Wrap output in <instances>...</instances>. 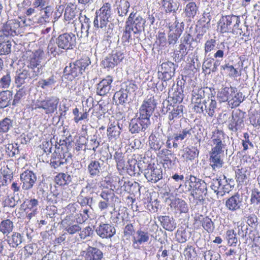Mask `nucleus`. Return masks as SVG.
<instances>
[{"mask_svg": "<svg viewBox=\"0 0 260 260\" xmlns=\"http://www.w3.org/2000/svg\"><path fill=\"white\" fill-rule=\"evenodd\" d=\"M244 100V96L241 92H238L235 94L234 95L232 94L231 99L229 101V105L232 108L237 107L239 106Z\"/></svg>", "mask_w": 260, "mask_h": 260, "instance_id": "c9c22d12", "label": "nucleus"}, {"mask_svg": "<svg viewBox=\"0 0 260 260\" xmlns=\"http://www.w3.org/2000/svg\"><path fill=\"white\" fill-rule=\"evenodd\" d=\"M210 188L217 195H218L220 192L219 189L220 188L224 189V187L222 186L221 179H213L211 182Z\"/></svg>", "mask_w": 260, "mask_h": 260, "instance_id": "3c124183", "label": "nucleus"}, {"mask_svg": "<svg viewBox=\"0 0 260 260\" xmlns=\"http://www.w3.org/2000/svg\"><path fill=\"white\" fill-rule=\"evenodd\" d=\"M197 11L196 4L193 2L188 3L185 8V13L186 16L193 17Z\"/></svg>", "mask_w": 260, "mask_h": 260, "instance_id": "de8ad7c7", "label": "nucleus"}, {"mask_svg": "<svg viewBox=\"0 0 260 260\" xmlns=\"http://www.w3.org/2000/svg\"><path fill=\"white\" fill-rule=\"evenodd\" d=\"M113 78L111 76H107L105 78L101 80L96 87V93L100 96H105L110 91L111 88V83Z\"/></svg>", "mask_w": 260, "mask_h": 260, "instance_id": "f3484780", "label": "nucleus"}, {"mask_svg": "<svg viewBox=\"0 0 260 260\" xmlns=\"http://www.w3.org/2000/svg\"><path fill=\"white\" fill-rule=\"evenodd\" d=\"M81 255L85 260H105L103 252L98 248L90 246L82 251Z\"/></svg>", "mask_w": 260, "mask_h": 260, "instance_id": "4468645a", "label": "nucleus"}, {"mask_svg": "<svg viewBox=\"0 0 260 260\" xmlns=\"http://www.w3.org/2000/svg\"><path fill=\"white\" fill-rule=\"evenodd\" d=\"M223 152L211 150L210 153L209 161L210 165L213 170L222 167L223 162L221 159V155Z\"/></svg>", "mask_w": 260, "mask_h": 260, "instance_id": "aec40b11", "label": "nucleus"}, {"mask_svg": "<svg viewBox=\"0 0 260 260\" xmlns=\"http://www.w3.org/2000/svg\"><path fill=\"white\" fill-rule=\"evenodd\" d=\"M39 202L38 200L35 199H31L26 202L27 208L30 209L32 212H37Z\"/></svg>", "mask_w": 260, "mask_h": 260, "instance_id": "338daca9", "label": "nucleus"}, {"mask_svg": "<svg viewBox=\"0 0 260 260\" xmlns=\"http://www.w3.org/2000/svg\"><path fill=\"white\" fill-rule=\"evenodd\" d=\"M224 51L222 49H218L213 54V56L212 59L214 60L216 59L215 62L213 63V66L218 67L220 64V59H222L224 57Z\"/></svg>", "mask_w": 260, "mask_h": 260, "instance_id": "052dcab7", "label": "nucleus"}, {"mask_svg": "<svg viewBox=\"0 0 260 260\" xmlns=\"http://www.w3.org/2000/svg\"><path fill=\"white\" fill-rule=\"evenodd\" d=\"M55 181L60 186L67 185L71 182L72 178L67 173H60L55 176Z\"/></svg>", "mask_w": 260, "mask_h": 260, "instance_id": "72a5a7b5", "label": "nucleus"}, {"mask_svg": "<svg viewBox=\"0 0 260 260\" xmlns=\"http://www.w3.org/2000/svg\"><path fill=\"white\" fill-rule=\"evenodd\" d=\"M13 121L8 117L0 120V133H7L12 128Z\"/></svg>", "mask_w": 260, "mask_h": 260, "instance_id": "f704fd0d", "label": "nucleus"}, {"mask_svg": "<svg viewBox=\"0 0 260 260\" xmlns=\"http://www.w3.org/2000/svg\"><path fill=\"white\" fill-rule=\"evenodd\" d=\"M137 85L133 82H125L122 83V87L120 89L123 90L127 94L128 93L134 92L137 89Z\"/></svg>", "mask_w": 260, "mask_h": 260, "instance_id": "5fc2aeb1", "label": "nucleus"}, {"mask_svg": "<svg viewBox=\"0 0 260 260\" xmlns=\"http://www.w3.org/2000/svg\"><path fill=\"white\" fill-rule=\"evenodd\" d=\"M216 41L214 39H211L207 40L204 45L205 56L210 57L211 52L215 49Z\"/></svg>", "mask_w": 260, "mask_h": 260, "instance_id": "58836bf2", "label": "nucleus"}, {"mask_svg": "<svg viewBox=\"0 0 260 260\" xmlns=\"http://www.w3.org/2000/svg\"><path fill=\"white\" fill-rule=\"evenodd\" d=\"M144 174L148 181L153 183L157 182L162 178V170L151 166H148L145 170Z\"/></svg>", "mask_w": 260, "mask_h": 260, "instance_id": "2eb2a0df", "label": "nucleus"}, {"mask_svg": "<svg viewBox=\"0 0 260 260\" xmlns=\"http://www.w3.org/2000/svg\"><path fill=\"white\" fill-rule=\"evenodd\" d=\"M169 112L168 119L170 125L173 124L175 120L183 116L184 106L181 104H173L172 103L167 107Z\"/></svg>", "mask_w": 260, "mask_h": 260, "instance_id": "ddd939ff", "label": "nucleus"}, {"mask_svg": "<svg viewBox=\"0 0 260 260\" xmlns=\"http://www.w3.org/2000/svg\"><path fill=\"white\" fill-rule=\"evenodd\" d=\"M225 135L222 131L216 130L213 132L211 137L213 147L211 150L224 151L226 146L225 143Z\"/></svg>", "mask_w": 260, "mask_h": 260, "instance_id": "9b49d317", "label": "nucleus"}, {"mask_svg": "<svg viewBox=\"0 0 260 260\" xmlns=\"http://www.w3.org/2000/svg\"><path fill=\"white\" fill-rule=\"evenodd\" d=\"M199 179H200L192 175H189L185 177V180L186 181V183L191 188V191L194 190V188H195V186H197V182H199Z\"/></svg>", "mask_w": 260, "mask_h": 260, "instance_id": "13d9d810", "label": "nucleus"}, {"mask_svg": "<svg viewBox=\"0 0 260 260\" xmlns=\"http://www.w3.org/2000/svg\"><path fill=\"white\" fill-rule=\"evenodd\" d=\"M43 52L38 50L32 53L27 61V68L15 76V83L19 87L31 79H37V77L43 72V66L41 64L42 56Z\"/></svg>", "mask_w": 260, "mask_h": 260, "instance_id": "f257e3e1", "label": "nucleus"}, {"mask_svg": "<svg viewBox=\"0 0 260 260\" xmlns=\"http://www.w3.org/2000/svg\"><path fill=\"white\" fill-rule=\"evenodd\" d=\"M11 83V78L10 73H6L0 79V87L2 88H8Z\"/></svg>", "mask_w": 260, "mask_h": 260, "instance_id": "603ef678", "label": "nucleus"}, {"mask_svg": "<svg viewBox=\"0 0 260 260\" xmlns=\"http://www.w3.org/2000/svg\"><path fill=\"white\" fill-rule=\"evenodd\" d=\"M192 129L191 128H185L180 130L179 132L174 134L172 140L177 142H181L185 138L191 136Z\"/></svg>", "mask_w": 260, "mask_h": 260, "instance_id": "cd10ccee", "label": "nucleus"}, {"mask_svg": "<svg viewBox=\"0 0 260 260\" xmlns=\"http://www.w3.org/2000/svg\"><path fill=\"white\" fill-rule=\"evenodd\" d=\"M243 202L242 194L236 192L226 200L225 206L229 210L234 212L243 207Z\"/></svg>", "mask_w": 260, "mask_h": 260, "instance_id": "1a4fd4ad", "label": "nucleus"}, {"mask_svg": "<svg viewBox=\"0 0 260 260\" xmlns=\"http://www.w3.org/2000/svg\"><path fill=\"white\" fill-rule=\"evenodd\" d=\"M146 21L136 13H131L126 21V24L134 28V33L140 34L144 29Z\"/></svg>", "mask_w": 260, "mask_h": 260, "instance_id": "6e6552de", "label": "nucleus"}, {"mask_svg": "<svg viewBox=\"0 0 260 260\" xmlns=\"http://www.w3.org/2000/svg\"><path fill=\"white\" fill-rule=\"evenodd\" d=\"M132 31H134V28L131 27V26H128V24H126L125 26V30L121 38L122 42L127 43L129 42V39L131 37Z\"/></svg>", "mask_w": 260, "mask_h": 260, "instance_id": "bf43d9fd", "label": "nucleus"}, {"mask_svg": "<svg viewBox=\"0 0 260 260\" xmlns=\"http://www.w3.org/2000/svg\"><path fill=\"white\" fill-rule=\"evenodd\" d=\"M155 108L154 101L152 98L145 100L139 109V117L133 118L129 124V131L132 134L144 132L150 124V117Z\"/></svg>", "mask_w": 260, "mask_h": 260, "instance_id": "f03ea898", "label": "nucleus"}, {"mask_svg": "<svg viewBox=\"0 0 260 260\" xmlns=\"http://www.w3.org/2000/svg\"><path fill=\"white\" fill-rule=\"evenodd\" d=\"M59 99L57 96H51L44 100H37L34 104V110L42 109L46 114H51L56 111Z\"/></svg>", "mask_w": 260, "mask_h": 260, "instance_id": "39448f33", "label": "nucleus"}, {"mask_svg": "<svg viewBox=\"0 0 260 260\" xmlns=\"http://www.w3.org/2000/svg\"><path fill=\"white\" fill-rule=\"evenodd\" d=\"M12 44L9 37L0 36V55L8 54L11 52Z\"/></svg>", "mask_w": 260, "mask_h": 260, "instance_id": "5701e85b", "label": "nucleus"}, {"mask_svg": "<svg viewBox=\"0 0 260 260\" xmlns=\"http://www.w3.org/2000/svg\"><path fill=\"white\" fill-rule=\"evenodd\" d=\"M135 232L134 226L132 223H128L123 229V235L126 237H129Z\"/></svg>", "mask_w": 260, "mask_h": 260, "instance_id": "774afa93", "label": "nucleus"}, {"mask_svg": "<svg viewBox=\"0 0 260 260\" xmlns=\"http://www.w3.org/2000/svg\"><path fill=\"white\" fill-rule=\"evenodd\" d=\"M26 95V90L24 88L20 89L14 95L12 105L15 106L19 104L21 100L25 98Z\"/></svg>", "mask_w": 260, "mask_h": 260, "instance_id": "8fccbe9b", "label": "nucleus"}, {"mask_svg": "<svg viewBox=\"0 0 260 260\" xmlns=\"http://www.w3.org/2000/svg\"><path fill=\"white\" fill-rule=\"evenodd\" d=\"M20 22L17 19L8 20L3 27L4 36H14L17 35V30L20 27Z\"/></svg>", "mask_w": 260, "mask_h": 260, "instance_id": "dca6fc26", "label": "nucleus"}, {"mask_svg": "<svg viewBox=\"0 0 260 260\" xmlns=\"http://www.w3.org/2000/svg\"><path fill=\"white\" fill-rule=\"evenodd\" d=\"M14 223L9 219H5L0 223V232L4 235L8 236L13 231Z\"/></svg>", "mask_w": 260, "mask_h": 260, "instance_id": "7c9ffc66", "label": "nucleus"}, {"mask_svg": "<svg viewBox=\"0 0 260 260\" xmlns=\"http://www.w3.org/2000/svg\"><path fill=\"white\" fill-rule=\"evenodd\" d=\"M110 18L96 15L93 21L94 26L101 28L109 37L113 34L114 24L110 22Z\"/></svg>", "mask_w": 260, "mask_h": 260, "instance_id": "0eeeda50", "label": "nucleus"}, {"mask_svg": "<svg viewBox=\"0 0 260 260\" xmlns=\"http://www.w3.org/2000/svg\"><path fill=\"white\" fill-rule=\"evenodd\" d=\"M198 150L195 147L191 148H186L183 156L186 160H191L198 157L199 154Z\"/></svg>", "mask_w": 260, "mask_h": 260, "instance_id": "79ce46f5", "label": "nucleus"}, {"mask_svg": "<svg viewBox=\"0 0 260 260\" xmlns=\"http://www.w3.org/2000/svg\"><path fill=\"white\" fill-rule=\"evenodd\" d=\"M161 72L174 73L175 71V64L171 61L163 62L161 66Z\"/></svg>", "mask_w": 260, "mask_h": 260, "instance_id": "4d7b16f0", "label": "nucleus"}, {"mask_svg": "<svg viewBox=\"0 0 260 260\" xmlns=\"http://www.w3.org/2000/svg\"><path fill=\"white\" fill-rule=\"evenodd\" d=\"M226 238L228 241V244L231 246L233 244H236L238 242L236 234L235 233V231L233 230H230L226 231Z\"/></svg>", "mask_w": 260, "mask_h": 260, "instance_id": "864d4df0", "label": "nucleus"}, {"mask_svg": "<svg viewBox=\"0 0 260 260\" xmlns=\"http://www.w3.org/2000/svg\"><path fill=\"white\" fill-rule=\"evenodd\" d=\"M251 204L258 205L260 204V191L257 189L252 190L250 197Z\"/></svg>", "mask_w": 260, "mask_h": 260, "instance_id": "680f3d73", "label": "nucleus"}, {"mask_svg": "<svg viewBox=\"0 0 260 260\" xmlns=\"http://www.w3.org/2000/svg\"><path fill=\"white\" fill-rule=\"evenodd\" d=\"M98 235L102 238H110L116 233V230L112 225L108 223H101L95 230Z\"/></svg>", "mask_w": 260, "mask_h": 260, "instance_id": "6ab92c4d", "label": "nucleus"}, {"mask_svg": "<svg viewBox=\"0 0 260 260\" xmlns=\"http://www.w3.org/2000/svg\"><path fill=\"white\" fill-rule=\"evenodd\" d=\"M241 22L240 17L235 15L222 16L218 22L220 32L222 34L231 32L236 33L243 36H247L245 34H242V29L239 28Z\"/></svg>", "mask_w": 260, "mask_h": 260, "instance_id": "7ed1b4c3", "label": "nucleus"}, {"mask_svg": "<svg viewBox=\"0 0 260 260\" xmlns=\"http://www.w3.org/2000/svg\"><path fill=\"white\" fill-rule=\"evenodd\" d=\"M162 5L167 13L176 12L179 8V3L175 0H162Z\"/></svg>", "mask_w": 260, "mask_h": 260, "instance_id": "c756f323", "label": "nucleus"}, {"mask_svg": "<svg viewBox=\"0 0 260 260\" xmlns=\"http://www.w3.org/2000/svg\"><path fill=\"white\" fill-rule=\"evenodd\" d=\"M235 88L231 86L230 87H225L222 88L217 94L219 101L221 102H229L232 94H235Z\"/></svg>", "mask_w": 260, "mask_h": 260, "instance_id": "393cba45", "label": "nucleus"}, {"mask_svg": "<svg viewBox=\"0 0 260 260\" xmlns=\"http://www.w3.org/2000/svg\"><path fill=\"white\" fill-rule=\"evenodd\" d=\"M21 188L23 190H28L31 189L36 183L37 177L33 172L26 170L21 173L20 176Z\"/></svg>", "mask_w": 260, "mask_h": 260, "instance_id": "9d476101", "label": "nucleus"}, {"mask_svg": "<svg viewBox=\"0 0 260 260\" xmlns=\"http://www.w3.org/2000/svg\"><path fill=\"white\" fill-rule=\"evenodd\" d=\"M120 128L118 125L111 123L107 128L108 137L110 139H117L121 133Z\"/></svg>", "mask_w": 260, "mask_h": 260, "instance_id": "473e14b6", "label": "nucleus"}, {"mask_svg": "<svg viewBox=\"0 0 260 260\" xmlns=\"http://www.w3.org/2000/svg\"><path fill=\"white\" fill-rule=\"evenodd\" d=\"M84 194V191L82 189L77 198L78 203L81 207L88 206L90 209H92V197L85 196Z\"/></svg>", "mask_w": 260, "mask_h": 260, "instance_id": "c85d7f7f", "label": "nucleus"}, {"mask_svg": "<svg viewBox=\"0 0 260 260\" xmlns=\"http://www.w3.org/2000/svg\"><path fill=\"white\" fill-rule=\"evenodd\" d=\"M102 64L105 68H113L117 65L116 62L114 61V58H112L111 54L105 57L102 61Z\"/></svg>", "mask_w": 260, "mask_h": 260, "instance_id": "e2e57ef3", "label": "nucleus"}, {"mask_svg": "<svg viewBox=\"0 0 260 260\" xmlns=\"http://www.w3.org/2000/svg\"><path fill=\"white\" fill-rule=\"evenodd\" d=\"M78 13V11L77 10L76 6L72 3H70L65 9L64 14V19L69 21L73 20Z\"/></svg>", "mask_w": 260, "mask_h": 260, "instance_id": "bb28decb", "label": "nucleus"}, {"mask_svg": "<svg viewBox=\"0 0 260 260\" xmlns=\"http://www.w3.org/2000/svg\"><path fill=\"white\" fill-rule=\"evenodd\" d=\"M100 196L103 199V201L106 202L110 205L115 198L114 191L111 189L102 191Z\"/></svg>", "mask_w": 260, "mask_h": 260, "instance_id": "37998d69", "label": "nucleus"}, {"mask_svg": "<svg viewBox=\"0 0 260 260\" xmlns=\"http://www.w3.org/2000/svg\"><path fill=\"white\" fill-rule=\"evenodd\" d=\"M175 204L181 213H186L188 211V206L186 202L180 199L175 200Z\"/></svg>", "mask_w": 260, "mask_h": 260, "instance_id": "0e129e2a", "label": "nucleus"}, {"mask_svg": "<svg viewBox=\"0 0 260 260\" xmlns=\"http://www.w3.org/2000/svg\"><path fill=\"white\" fill-rule=\"evenodd\" d=\"M244 113L241 111L233 112L232 119L228 125L229 128L233 132H237L244 126Z\"/></svg>", "mask_w": 260, "mask_h": 260, "instance_id": "f8f14e48", "label": "nucleus"}, {"mask_svg": "<svg viewBox=\"0 0 260 260\" xmlns=\"http://www.w3.org/2000/svg\"><path fill=\"white\" fill-rule=\"evenodd\" d=\"M187 50V45L182 43H180L178 48V49L175 51V55H177L178 56L180 55V58L181 59L187 55L188 53Z\"/></svg>", "mask_w": 260, "mask_h": 260, "instance_id": "69168bd1", "label": "nucleus"}, {"mask_svg": "<svg viewBox=\"0 0 260 260\" xmlns=\"http://www.w3.org/2000/svg\"><path fill=\"white\" fill-rule=\"evenodd\" d=\"M207 194V184L204 180L200 179L199 182H197V186L194 188V190L191 191V196L194 199L202 201L204 200V198L206 196Z\"/></svg>", "mask_w": 260, "mask_h": 260, "instance_id": "a211bd4d", "label": "nucleus"}, {"mask_svg": "<svg viewBox=\"0 0 260 260\" xmlns=\"http://www.w3.org/2000/svg\"><path fill=\"white\" fill-rule=\"evenodd\" d=\"M111 55L113 59L114 58V61L116 62L117 64L122 61L124 57L123 53L118 48L113 51Z\"/></svg>", "mask_w": 260, "mask_h": 260, "instance_id": "6e6d98bb", "label": "nucleus"}, {"mask_svg": "<svg viewBox=\"0 0 260 260\" xmlns=\"http://www.w3.org/2000/svg\"><path fill=\"white\" fill-rule=\"evenodd\" d=\"M6 152L10 157H14L19 152L17 144H8L6 146Z\"/></svg>", "mask_w": 260, "mask_h": 260, "instance_id": "09e8293b", "label": "nucleus"}, {"mask_svg": "<svg viewBox=\"0 0 260 260\" xmlns=\"http://www.w3.org/2000/svg\"><path fill=\"white\" fill-rule=\"evenodd\" d=\"M149 240V234L147 232L139 229L136 233V236L133 237V246L135 247V244L147 242Z\"/></svg>", "mask_w": 260, "mask_h": 260, "instance_id": "4be33fe9", "label": "nucleus"}, {"mask_svg": "<svg viewBox=\"0 0 260 260\" xmlns=\"http://www.w3.org/2000/svg\"><path fill=\"white\" fill-rule=\"evenodd\" d=\"M90 63V60L88 57L82 58L73 63H70L63 70L64 76L72 80V78L74 79L82 75Z\"/></svg>", "mask_w": 260, "mask_h": 260, "instance_id": "20e7f679", "label": "nucleus"}, {"mask_svg": "<svg viewBox=\"0 0 260 260\" xmlns=\"http://www.w3.org/2000/svg\"><path fill=\"white\" fill-rule=\"evenodd\" d=\"M129 3L126 1L120 2L117 7L118 13L119 16L123 17L126 15L129 8Z\"/></svg>", "mask_w": 260, "mask_h": 260, "instance_id": "c03bdc74", "label": "nucleus"}, {"mask_svg": "<svg viewBox=\"0 0 260 260\" xmlns=\"http://www.w3.org/2000/svg\"><path fill=\"white\" fill-rule=\"evenodd\" d=\"M158 219L165 230L173 231L176 228V223L173 217L169 216H161L159 217Z\"/></svg>", "mask_w": 260, "mask_h": 260, "instance_id": "b1692460", "label": "nucleus"}, {"mask_svg": "<svg viewBox=\"0 0 260 260\" xmlns=\"http://www.w3.org/2000/svg\"><path fill=\"white\" fill-rule=\"evenodd\" d=\"M115 98L117 99L118 104L124 105L128 103V94L121 89L116 92L114 95V99Z\"/></svg>", "mask_w": 260, "mask_h": 260, "instance_id": "a18cd8bd", "label": "nucleus"}, {"mask_svg": "<svg viewBox=\"0 0 260 260\" xmlns=\"http://www.w3.org/2000/svg\"><path fill=\"white\" fill-rule=\"evenodd\" d=\"M98 16L104 17L111 19V5L109 3L105 4L99 11L96 12Z\"/></svg>", "mask_w": 260, "mask_h": 260, "instance_id": "ea45409f", "label": "nucleus"}, {"mask_svg": "<svg viewBox=\"0 0 260 260\" xmlns=\"http://www.w3.org/2000/svg\"><path fill=\"white\" fill-rule=\"evenodd\" d=\"M12 92L4 90L0 92V108H4L12 105Z\"/></svg>", "mask_w": 260, "mask_h": 260, "instance_id": "a878e982", "label": "nucleus"}, {"mask_svg": "<svg viewBox=\"0 0 260 260\" xmlns=\"http://www.w3.org/2000/svg\"><path fill=\"white\" fill-rule=\"evenodd\" d=\"M246 172V170L243 168L238 169L236 171V179L238 185H242L246 182L247 179Z\"/></svg>", "mask_w": 260, "mask_h": 260, "instance_id": "e433bc0d", "label": "nucleus"}, {"mask_svg": "<svg viewBox=\"0 0 260 260\" xmlns=\"http://www.w3.org/2000/svg\"><path fill=\"white\" fill-rule=\"evenodd\" d=\"M101 170L100 162L97 160L91 161L88 166V171L92 177L99 176Z\"/></svg>", "mask_w": 260, "mask_h": 260, "instance_id": "2f4dec72", "label": "nucleus"}, {"mask_svg": "<svg viewBox=\"0 0 260 260\" xmlns=\"http://www.w3.org/2000/svg\"><path fill=\"white\" fill-rule=\"evenodd\" d=\"M76 36L72 33H64L60 35L56 39L55 43L59 48L72 49L76 43Z\"/></svg>", "mask_w": 260, "mask_h": 260, "instance_id": "423d86ee", "label": "nucleus"}, {"mask_svg": "<svg viewBox=\"0 0 260 260\" xmlns=\"http://www.w3.org/2000/svg\"><path fill=\"white\" fill-rule=\"evenodd\" d=\"M217 109V102L213 96L204 100V112L210 117H213Z\"/></svg>", "mask_w": 260, "mask_h": 260, "instance_id": "412c9836", "label": "nucleus"}, {"mask_svg": "<svg viewBox=\"0 0 260 260\" xmlns=\"http://www.w3.org/2000/svg\"><path fill=\"white\" fill-rule=\"evenodd\" d=\"M22 241V236L20 234L13 233L11 237L8 240L9 245L12 247H16L20 245Z\"/></svg>", "mask_w": 260, "mask_h": 260, "instance_id": "a19ab883", "label": "nucleus"}, {"mask_svg": "<svg viewBox=\"0 0 260 260\" xmlns=\"http://www.w3.org/2000/svg\"><path fill=\"white\" fill-rule=\"evenodd\" d=\"M203 228L209 233L214 230V225L212 220L208 217H205L201 221Z\"/></svg>", "mask_w": 260, "mask_h": 260, "instance_id": "49530a36", "label": "nucleus"}, {"mask_svg": "<svg viewBox=\"0 0 260 260\" xmlns=\"http://www.w3.org/2000/svg\"><path fill=\"white\" fill-rule=\"evenodd\" d=\"M80 15L79 19L80 22L81 23V33H84L86 36H87L91 21L89 18L87 17L85 15L82 16L81 15V13H80Z\"/></svg>", "mask_w": 260, "mask_h": 260, "instance_id": "4c0bfd02", "label": "nucleus"}]
</instances>
